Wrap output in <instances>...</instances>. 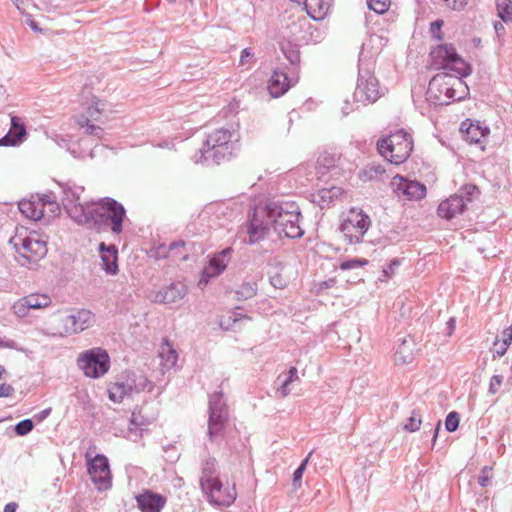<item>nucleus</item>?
I'll use <instances>...</instances> for the list:
<instances>
[{
  "label": "nucleus",
  "mask_w": 512,
  "mask_h": 512,
  "mask_svg": "<svg viewBox=\"0 0 512 512\" xmlns=\"http://www.w3.org/2000/svg\"><path fill=\"white\" fill-rule=\"evenodd\" d=\"M201 489L208 501L216 506H230L237 497L235 483H227L226 486H224L219 478L201 487Z\"/></svg>",
  "instance_id": "nucleus-15"
},
{
  "label": "nucleus",
  "mask_w": 512,
  "mask_h": 512,
  "mask_svg": "<svg viewBox=\"0 0 512 512\" xmlns=\"http://www.w3.org/2000/svg\"><path fill=\"white\" fill-rule=\"evenodd\" d=\"M443 25H444V21L442 19H437L430 24V33H431L432 37L438 41L443 40V38H444V35L442 32Z\"/></svg>",
  "instance_id": "nucleus-47"
},
{
  "label": "nucleus",
  "mask_w": 512,
  "mask_h": 512,
  "mask_svg": "<svg viewBox=\"0 0 512 512\" xmlns=\"http://www.w3.org/2000/svg\"><path fill=\"white\" fill-rule=\"evenodd\" d=\"M293 84V80L286 72L276 69L269 79L268 90L272 97L278 98L284 95Z\"/></svg>",
  "instance_id": "nucleus-22"
},
{
  "label": "nucleus",
  "mask_w": 512,
  "mask_h": 512,
  "mask_svg": "<svg viewBox=\"0 0 512 512\" xmlns=\"http://www.w3.org/2000/svg\"><path fill=\"white\" fill-rule=\"evenodd\" d=\"M102 268L108 274L115 275L118 272V250L114 245L107 246L104 242L99 244Z\"/></svg>",
  "instance_id": "nucleus-23"
},
{
  "label": "nucleus",
  "mask_w": 512,
  "mask_h": 512,
  "mask_svg": "<svg viewBox=\"0 0 512 512\" xmlns=\"http://www.w3.org/2000/svg\"><path fill=\"white\" fill-rule=\"evenodd\" d=\"M188 243L183 240L173 241L168 244L169 254L168 259L178 265L181 262L189 259V251L187 248Z\"/></svg>",
  "instance_id": "nucleus-28"
},
{
  "label": "nucleus",
  "mask_w": 512,
  "mask_h": 512,
  "mask_svg": "<svg viewBox=\"0 0 512 512\" xmlns=\"http://www.w3.org/2000/svg\"><path fill=\"white\" fill-rule=\"evenodd\" d=\"M479 195L480 190L476 185H463L455 194L439 204L437 213L439 217L449 221L458 214H462L467 204L478 198Z\"/></svg>",
  "instance_id": "nucleus-9"
},
{
  "label": "nucleus",
  "mask_w": 512,
  "mask_h": 512,
  "mask_svg": "<svg viewBox=\"0 0 512 512\" xmlns=\"http://www.w3.org/2000/svg\"><path fill=\"white\" fill-rule=\"evenodd\" d=\"M218 477L217 462L213 457L206 458L202 463L200 487L212 483Z\"/></svg>",
  "instance_id": "nucleus-29"
},
{
  "label": "nucleus",
  "mask_w": 512,
  "mask_h": 512,
  "mask_svg": "<svg viewBox=\"0 0 512 512\" xmlns=\"http://www.w3.org/2000/svg\"><path fill=\"white\" fill-rule=\"evenodd\" d=\"M106 103L93 97L91 105L87 108V118L90 121H101V115L105 111Z\"/></svg>",
  "instance_id": "nucleus-34"
},
{
  "label": "nucleus",
  "mask_w": 512,
  "mask_h": 512,
  "mask_svg": "<svg viewBox=\"0 0 512 512\" xmlns=\"http://www.w3.org/2000/svg\"><path fill=\"white\" fill-rule=\"evenodd\" d=\"M459 426V414L455 411L450 412L445 420L446 430L454 432Z\"/></svg>",
  "instance_id": "nucleus-48"
},
{
  "label": "nucleus",
  "mask_w": 512,
  "mask_h": 512,
  "mask_svg": "<svg viewBox=\"0 0 512 512\" xmlns=\"http://www.w3.org/2000/svg\"><path fill=\"white\" fill-rule=\"evenodd\" d=\"M153 387V383L144 374L128 371L115 383L109 385L108 396L111 401L120 403L125 397L145 390L151 391Z\"/></svg>",
  "instance_id": "nucleus-8"
},
{
  "label": "nucleus",
  "mask_w": 512,
  "mask_h": 512,
  "mask_svg": "<svg viewBox=\"0 0 512 512\" xmlns=\"http://www.w3.org/2000/svg\"><path fill=\"white\" fill-rule=\"evenodd\" d=\"M497 15L503 22L512 21V1L496 0Z\"/></svg>",
  "instance_id": "nucleus-36"
},
{
  "label": "nucleus",
  "mask_w": 512,
  "mask_h": 512,
  "mask_svg": "<svg viewBox=\"0 0 512 512\" xmlns=\"http://www.w3.org/2000/svg\"><path fill=\"white\" fill-rule=\"evenodd\" d=\"M298 379V371L295 367H291L287 376L282 380L278 392L282 397H286L290 392L289 385Z\"/></svg>",
  "instance_id": "nucleus-37"
},
{
  "label": "nucleus",
  "mask_w": 512,
  "mask_h": 512,
  "mask_svg": "<svg viewBox=\"0 0 512 512\" xmlns=\"http://www.w3.org/2000/svg\"><path fill=\"white\" fill-rule=\"evenodd\" d=\"M267 226H248L247 234L249 244H255L263 239L267 232Z\"/></svg>",
  "instance_id": "nucleus-39"
},
{
  "label": "nucleus",
  "mask_w": 512,
  "mask_h": 512,
  "mask_svg": "<svg viewBox=\"0 0 512 512\" xmlns=\"http://www.w3.org/2000/svg\"><path fill=\"white\" fill-rule=\"evenodd\" d=\"M85 224H123L126 217L124 206L110 197L91 202L87 207L81 206Z\"/></svg>",
  "instance_id": "nucleus-4"
},
{
  "label": "nucleus",
  "mask_w": 512,
  "mask_h": 512,
  "mask_svg": "<svg viewBox=\"0 0 512 512\" xmlns=\"http://www.w3.org/2000/svg\"><path fill=\"white\" fill-rule=\"evenodd\" d=\"M12 308L15 315L20 318L27 316L28 311L30 310V308L27 306V303L25 302L24 297L15 302Z\"/></svg>",
  "instance_id": "nucleus-50"
},
{
  "label": "nucleus",
  "mask_w": 512,
  "mask_h": 512,
  "mask_svg": "<svg viewBox=\"0 0 512 512\" xmlns=\"http://www.w3.org/2000/svg\"><path fill=\"white\" fill-rule=\"evenodd\" d=\"M239 132L235 129L220 128L207 136L203 146L193 156L195 163L207 166L230 160L239 150Z\"/></svg>",
  "instance_id": "nucleus-2"
},
{
  "label": "nucleus",
  "mask_w": 512,
  "mask_h": 512,
  "mask_svg": "<svg viewBox=\"0 0 512 512\" xmlns=\"http://www.w3.org/2000/svg\"><path fill=\"white\" fill-rule=\"evenodd\" d=\"M460 131L463 133L464 139L471 144H481L490 132L487 126H482L479 121L472 122L470 119L461 123Z\"/></svg>",
  "instance_id": "nucleus-20"
},
{
  "label": "nucleus",
  "mask_w": 512,
  "mask_h": 512,
  "mask_svg": "<svg viewBox=\"0 0 512 512\" xmlns=\"http://www.w3.org/2000/svg\"><path fill=\"white\" fill-rule=\"evenodd\" d=\"M160 365L163 372L176 366L178 354L168 340H164L159 349Z\"/></svg>",
  "instance_id": "nucleus-26"
},
{
  "label": "nucleus",
  "mask_w": 512,
  "mask_h": 512,
  "mask_svg": "<svg viewBox=\"0 0 512 512\" xmlns=\"http://www.w3.org/2000/svg\"><path fill=\"white\" fill-rule=\"evenodd\" d=\"M233 249L227 247L220 252L213 254L208 264L203 268L198 287L204 289L211 279L220 276L227 268L233 255Z\"/></svg>",
  "instance_id": "nucleus-14"
},
{
  "label": "nucleus",
  "mask_w": 512,
  "mask_h": 512,
  "mask_svg": "<svg viewBox=\"0 0 512 512\" xmlns=\"http://www.w3.org/2000/svg\"><path fill=\"white\" fill-rule=\"evenodd\" d=\"M230 222L238 224H298L302 215L294 201H260L253 203H233L222 212Z\"/></svg>",
  "instance_id": "nucleus-1"
},
{
  "label": "nucleus",
  "mask_w": 512,
  "mask_h": 512,
  "mask_svg": "<svg viewBox=\"0 0 512 512\" xmlns=\"http://www.w3.org/2000/svg\"><path fill=\"white\" fill-rule=\"evenodd\" d=\"M109 355L101 348H93L80 354L77 363L83 373L90 378H99L109 370Z\"/></svg>",
  "instance_id": "nucleus-11"
},
{
  "label": "nucleus",
  "mask_w": 512,
  "mask_h": 512,
  "mask_svg": "<svg viewBox=\"0 0 512 512\" xmlns=\"http://www.w3.org/2000/svg\"><path fill=\"white\" fill-rule=\"evenodd\" d=\"M415 343L412 339H403L395 353V362L397 364H407L413 359Z\"/></svg>",
  "instance_id": "nucleus-30"
},
{
  "label": "nucleus",
  "mask_w": 512,
  "mask_h": 512,
  "mask_svg": "<svg viewBox=\"0 0 512 512\" xmlns=\"http://www.w3.org/2000/svg\"><path fill=\"white\" fill-rule=\"evenodd\" d=\"M342 194L343 189L338 186L322 188L319 189L316 193L312 194V202L323 209L325 206H329L331 203H333Z\"/></svg>",
  "instance_id": "nucleus-25"
},
{
  "label": "nucleus",
  "mask_w": 512,
  "mask_h": 512,
  "mask_svg": "<svg viewBox=\"0 0 512 512\" xmlns=\"http://www.w3.org/2000/svg\"><path fill=\"white\" fill-rule=\"evenodd\" d=\"M464 77L455 74L453 77L449 72H440L432 77L429 82L430 88L439 85L440 93H444L447 99L460 101L465 98L468 93V87L462 80Z\"/></svg>",
  "instance_id": "nucleus-13"
},
{
  "label": "nucleus",
  "mask_w": 512,
  "mask_h": 512,
  "mask_svg": "<svg viewBox=\"0 0 512 512\" xmlns=\"http://www.w3.org/2000/svg\"><path fill=\"white\" fill-rule=\"evenodd\" d=\"M149 256L155 260L168 259L169 249L165 243L154 245L149 250Z\"/></svg>",
  "instance_id": "nucleus-41"
},
{
  "label": "nucleus",
  "mask_w": 512,
  "mask_h": 512,
  "mask_svg": "<svg viewBox=\"0 0 512 512\" xmlns=\"http://www.w3.org/2000/svg\"><path fill=\"white\" fill-rule=\"evenodd\" d=\"M254 58V53L251 51L250 48H245L242 50L240 55V65H246L252 62Z\"/></svg>",
  "instance_id": "nucleus-56"
},
{
  "label": "nucleus",
  "mask_w": 512,
  "mask_h": 512,
  "mask_svg": "<svg viewBox=\"0 0 512 512\" xmlns=\"http://www.w3.org/2000/svg\"><path fill=\"white\" fill-rule=\"evenodd\" d=\"M335 285H336V279L335 278H330L328 280H325V281H322V282L318 283L317 284V291L320 292V291L332 288Z\"/></svg>",
  "instance_id": "nucleus-60"
},
{
  "label": "nucleus",
  "mask_w": 512,
  "mask_h": 512,
  "mask_svg": "<svg viewBox=\"0 0 512 512\" xmlns=\"http://www.w3.org/2000/svg\"><path fill=\"white\" fill-rule=\"evenodd\" d=\"M307 14L313 20H322L327 14L332 0H303Z\"/></svg>",
  "instance_id": "nucleus-27"
},
{
  "label": "nucleus",
  "mask_w": 512,
  "mask_h": 512,
  "mask_svg": "<svg viewBox=\"0 0 512 512\" xmlns=\"http://www.w3.org/2000/svg\"><path fill=\"white\" fill-rule=\"evenodd\" d=\"M18 504L16 502H9L4 506V512H16Z\"/></svg>",
  "instance_id": "nucleus-64"
},
{
  "label": "nucleus",
  "mask_w": 512,
  "mask_h": 512,
  "mask_svg": "<svg viewBox=\"0 0 512 512\" xmlns=\"http://www.w3.org/2000/svg\"><path fill=\"white\" fill-rule=\"evenodd\" d=\"M367 264H368V260L355 258V259L343 261L340 264L339 268L341 270H352V269H356V268L365 266Z\"/></svg>",
  "instance_id": "nucleus-46"
},
{
  "label": "nucleus",
  "mask_w": 512,
  "mask_h": 512,
  "mask_svg": "<svg viewBox=\"0 0 512 512\" xmlns=\"http://www.w3.org/2000/svg\"><path fill=\"white\" fill-rule=\"evenodd\" d=\"M24 298L30 309H41L48 307L51 304V299L44 294H31Z\"/></svg>",
  "instance_id": "nucleus-33"
},
{
  "label": "nucleus",
  "mask_w": 512,
  "mask_h": 512,
  "mask_svg": "<svg viewBox=\"0 0 512 512\" xmlns=\"http://www.w3.org/2000/svg\"><path fill=\"white\" fill-rule=\"evenodd\" d=\"M281 50L291 65L296 66L300 62V51L297 45L291 42H282Z\"/></svg>",
  "instance_id": "nucleus-35"
},
{
  "label": "nucleus",
  "mask_w": 512,
  "mask_h": 512,
  "mask_svg": "<svg viewBox=\"0 0 512 512\" xmlns=\"http://www.w3.org/2000/svg\"><path fill=\"white\" fill-rule=\"evenodd\" d=\"M503 380H504V377L502 375L492 376V378L490 380V384H489V389H488L489 393L492 395H495L499 391V389L503 383Z\"/></svg>",
  "instance_id": "nucleus-52"
},
{
  "label": "nucleus",
  "mask_w": 512,
  "mask_h": 512,
  "mask_svg": "<svg viewBox=\"0 0 512 512\" xmlns=\"http://www.w3.org/2000/svg\"><path fill=\"white\" fill-rule=\"evenodd\" d=\"M34 428V423L31 419H24L15 425V433L18 436H25L30 433Z\"/></svg>",
  "instance_id": "nucleus-45"
},
{
  "label": "nucleus",
  "mask_w": 512,
  "mask_h": 512,
  "mask_svg": "<svg viewBox=\"0 0 512 512\" xmlns=\"http://www.w3.org/2000/svg\"><path fill=\"white\" fill-rule=\"evenodd\" d=\"M90 122H91L90 119L85 117L84 115H82L78 119V124L81 127H86V131L85 132L88 135L100 138L102 136V134H103V129L100 126H97V125H94V124H90Z\"/></svg>",
  "instance_id": "nucleus-40"
},
{
  "label": "nucleus",
  "mask_w": 512,
  "mask_h": 512,
  "mask_svg": "<svg viewBox=\"0 0 512 512\" xmlns=\"http://www.w3.org/2000/svg\"><path fill=\"white\" fill-rule=\"evenodd\" d=\"M503 345L509 346L512 342V326L505 328L501 333V338L499 339Z\"/></svg>",
  "instance_id": "nucleus-57"
},
{
  "label": "nucleus",
  "mask_w": 512,
  "mask_h": 512,
  "mask_svg": "<svg viewBox=\"0 0 512 512\" xmlns=\"http://www.w3.org/2000/svg\"><path fill=\"white\" fill-rule=\"evenodd\" d=\"M341 224H370V218L361 208L353 207L343 214Z\"/></svg>",
  "instance_id": "nucleus-32"
},
{
  "label": "nucleus",
  "mask_w": 512,
  "mask_h": 512,
  "mask_svg": "<svg viewBox=\"0 0 512 512\" xmlns=\"http://www.w3.org/2000/svg\"><path fill=\"white\" fill-rule=\"evenodd\" d=\"M14 393V388L7 383L0 384V397H9Z\"/></svg>",
  "instance_id": "nucleus-61"
},
{
  "label": "nucleus",
  "mask_w": 512,
  "mask_h": 512,
  "mask_svg": "<svg viewBox=\"0 0 512 512\" xmlns=\"http://www.w3.org/2000/svg\"><path fill=\"white\" fill-rule=\"evenodd\" d=\"M136 502L142 512H161L166 504V498L151 490H144L136 496Z\"/></svg>",
  "instance_id": "nucleus-19"
},
{
  "label": "nucleus",
  "mask_w": 512,
  "mask_h": 512,
  "mask_svg": "<svg viewBox=\"0 0 512 512\" xmlns=\"http://www.w3.org/2000/svg\"><path fill=\"white\" fill-rule=\"evenodd\" d=\"M10 243L19 254L18 262L22 266L36 264L47 254L46 242L35 237L17 234L10 238Z\"/></svg>",
  "instance_id": "nucleus-10"
},
{
  "label": "nucleus",
  "mask_w": 512,
  "mask_h": 512,
  "mask_svg": "<svg viewBox=\"0 0 512 512\" xmlns=\"http://www.w3.org/2000/svg\"><path fill=\"white\" fill-rule=\"evenodd\" d=\"M377 149L390 163L402 164L408 159L413 149L412 136L400 129L378 140Z\"/></svg>",
  "instance_id": "nucleus-6"
},
{
  "label": "nucleus",
  "mask_w": 512,
  "mask_h": 512,
  "mask_svg": "<svg viewBox=\"0 0 512 512\" xmlns=\"http://www.w3.org/2000/svg\"><path fill=\"white\" fill-rule=\"evenodd\" d=\"M431 65L442 72L468 77L472 68L456 51L452 44H439L430 51Z\"/></svg>",
  "instance_id": "nucleus-7"
},
{
  "label": "nucleus",
  "mask_w": 512,
  "mask_h": 512,
  "mask_svg": "<svg viewBox=\"0 0 512 512\" xmlns=\"http://www.w3.org/2000/svg\"><path fill=\"white\" fill-rule=\"evenodd\" d=\"M397 191L409 200H420L426 195V187L417 181H408L400 177Z\"/></svg>",
  "instance_id": "nucleus-24"
},
{
  "label": "nucleus",
  "mask_w": 512,
  "mask_h": 512,
  "mask_svg": "<svg viewBox=\"0 0 512 512\" xmlns=\"http://www.w3.org/2000/svg\"><path fill=\"white\" fill-rule=\"evenodd\" d=\"M400 266V260L397 258H394L390 261L389 265L383 268L382 271V277L380 278L381 281H386L395 272V269H397Z\"/></svg>",
  "instance_id": "nucleus-49"
},
{
  "label": "nucleus",
  "mask_w": 512,
  "mask_h": 512,
  "mask_svg": "<svg viewBox=\"0 0 512 512\" xmlns=\"http://www.w3.org/2000/svg\"><path fill=\"white\" fill-rule=\"evenodd\" d=\"M88 473L98 490L111 487V472L108 459L104 455L98 454L88 462Z\"/></svg>",
  "instance_id": "nucleus-16"
},
{
  "label": "nucleus",
  "mask_w": 512,
  "mask_h": 512,
  "mask_svg": "<svg viewBox=\"0 0 512 512\" xmlns=\"http://www.w3.org/2000/svg\"><path fill=\"white\" fill-rule=\"evenodd\" d=\"M270 283L273 287L283 289L286 286V281L280 274H275L270 277Z\"/></svg>",
  "instance_id": "nucleus-58"
},
{
  "label": "nucleus",
  "mask_w": 512,
  "mask_h": 512,
  "mask_svg": "<svg viewBox=\"0 0 512 512\" xmlns=\"http://www.w3.org/2000/svg\"><path fill=\"white\" fill-rule=\"evenodd\" d=\"M18 209L26 219L32 221L44 219L50 222L61 213V207L53 192L33 194L30 198L19 201Z\"/></svg>",
  "instance_id": "nucleus-3"
},
{
  "label": "nucleus",
  "mask_w": 512,
  "mask_h": 512,
  "mask_svg": "<svg viewBox=\"0 0 512 512\" xmlns=\"http://www.w3.org/2000/svg\"><path fill=\"white\" fill-rule=\"evenodd\" d=\"M229 411L221 392L212 394L209 398L208 436L211 441L222 435Z\"/></svg>",
  "instance_id": "nucleus-12"
},
{
  "label": "nucleus",
  "mask_w": 512,
  "mask_h": 512,
  "mask_svg": "<svg viewBox=\"0 0 512 512\" xmlns=\"http://www.w3.org/2000/svg\"><path fill=\"white\" fill-rule=\"evenodd\" d=\"M447 7L452 10H462L468 3V0H443Z\"/></svg>",
  "instance_id": "nucleus-55"
},
{
  "label": "nucleus",
  "mask_w": 512,
  "mask_h": 512,
  "mask_svg": "<svg viewBox=\"0 0 512 512\" xmlns=\"http://www.w3.org/2000/svg\"><path fill=\"white\" fill-rule=\"evenodd\" d=\"M318 172L317 173H320V170L322 168L324 169H330V168H333L335 166V159L333 157H329V156H322L318 159Z\"/></svg>",
  "instance_id": "nucleus-54"
},
{
  "label": "nucleus",
  "mask_w": 512,
  "mask_h": 512,
  "mask_svg": "<svg viewBox=\"0 0 512 512\" xmlns=\"http://www.w3.org/2000/svg\"><path fill=\"white\" fill-rule=\"evenodd\" d=\"M353 111V106L348 102L345 101L344 106L342 107V115L347 116Z\"/></svg>",
  "instance_id": "nucleus-63"
},
{
  "label": "nucleus",
  "mask_w": 512,
  "mask_h": 512,
  "mask_svg": "<svg viewBox=\"0 0 512 512\" xmlns=\"http://www.w3.org/2000/svg\"><path fill=\"white\" fill-rule=\"evenodd\" d=\"M283 231L289 238H299L304 234L301 226H284Z\"/></svg>",
  "instance_id": "nucleus-53"
},
{
  "label": "nucleus",
  "mask_w": 512,
  "mask_h": 512,
  "mask_svg": "<svg viewBox=\"0 0 512 512\" xmlns=\"http://www.w3.org/2000/svg\"><path fill=\"white\" fill-rule=\"evenodd\" d=\"M365 45L359 56L358 82L353 94L354 100L363 105L374 103L383 95L377 78L372 74L373 63L364 60Z\"/></svg>",
  "instance_id": "nucleus-5"
},
{
  "label": "nucleus",
  "mask_w": 512,
  "mask_h": 512,
  "mask_svg": "<svg viewBox=\"0 0 512 512\" xmlns=\"http://www.w3.org/2000/svg\"><path fill=\"white\" fill-rule=\"evenodd\" d=\"M310 455H311V453L308 456H310ZM308 461H309V457H306L293 473L292 485L295 490L298 489L301 485V479H302L303 473L306 469Z\"/></svg>",
  "instance_id": "nucleus-44"
},
{
  "label": "nucleus",
  "mask_w": 512,
  "mask_h": 512,
  "mask_svg": "<svg viewBox=\"0 0 512 512\" xmlns=\"http://www.w3.org/2000/svg\"><path fill=\"white\" fill-rule=\"evenodd\" d=\"M27 135L26 127L17 116L11 117V127L7 134L0 139V146H18Z\"/></svg>",
  "instance_id": "nucleus-21"
},
{
  "label": "nucleus",
  "mask_w": 512,
  "mask_h": 512,
  "mask_svg": "<svg viewBox=\"0 0 512 512\" xmlns=\"http://www.w3.org/2000/svg\"><path fill=\"white\" fill-rule=\"evenodd\" d=\"M93 322V315L89 310L81 309L61 318L63 331L61 336L71 335L87 329Z\"/></svg>",
  "instance_id": "nucleus-17"
},
{
  "label": "nucleus",
  "mask_w": 512,
  "mask_h": 512,
  "mask_svg": "<svg viewBox=\"0 0 512 512\" xmlns=\"http://www.w3.org/2000/svg\"><path fill=\"white\" fill-rule=\"evenodd\" d=\"M492 478V468L489 466H484L480 472L478 477V483L482 487H486L490 484V480Z\"/></svg>",
  "instance_id": "nucleus-51"
},
{
  "label": "nucleus",
  "mask_w": 512,
  "mask_h": 512,
  "mask_svg": "<svg viewBox=\"0 0 512 512\" xmlns=\"http://www.w3.org/2000/svg\"><path fill=\"white\" fill-rule=\"evenodd\" d=\"M258 287L256 282H244L236 291L239 299L247 300L254 297Z\"/></svg>",
  "instance_id": "nucleus-38"
},
{
  "label": "nucleus",
  "mask_w": 512,
  "mask_h": 512,
  "mask_svg": "<svg viewBox=\"0 0 512 512\" xmlns=\"http://www.w3.org/2000/svg\"><path fill=\"white\" fill-rule=\"evenodd\" d=\"M369 226H340V232L349 244L359 243Z\"/></svg>",
  "instance_id": "nucleus-31"
},
{
  "label": "nucleus",
  "mask_w": 512,
  "mask_h": 512,
  "mask_svg": "<svg viewBox=\"0 0 512 512\" xmlns=\"http://www.w3.org/2000/svg\"><path fill=\"white\" fill-rule=\"evenodd\" d=\"M188 292L187 286L181 281L172 282L158 291L152 292L150 298L155 303L173 304L182 300Z\"/></svg>",
  "instance_id": "nucleus-18"
},
{
  "label": "nucleus",
  "mask_w": 512,
  "mask_h": 512,
  "mask_svg": "<svg viewBox=\"0 0 512 512\" xmlns=\"http://www.w3.org/2000/svg\"><path fill=\"white\" fill-rule=\"evenodd\" d=\"M456 321L455 318H450L447 322V335L450 336L455 330Z\"/></svg>",
  "instance_id": "nucleus-62"
},
{
  "label": "nucleus",
  "mask_w": 512,
  "mask_h": 512,
  "mask_svg": "<svg viewBox=\"0 0 512 512\" xmlns=\"http://www.w3.org/2000/svg\"><path fill=\"white\" fill-rule=\"evenodd\" d=\"M390 0H367L368 8L378 14L385 13L390 7Z\"/></svg>",
  "instance_id": "nucleus-42"
},
{
  "label": "nucleus",
  "mask_w": 512,
  "mask_h": 512,
  "mask_svg": "<svg viewBox=\"0 0 512 512\" xmlns=\"http://www.w3.org/2000/svg\"><path fill=\"white\" fill-rule=\"evenodd\" d=\"M494 346H495V351H494V355H493L494 358L502 357L506 353L507 348H508V346L503 345L498 338L494 341Z\"/></svg>",
  "instance_id": "nucleus-59"
},
{
  "label": "nucleus",
  "mask_w": 512,
  "mask_h": 512,
  "mask_svg": "<svg viewBox=\"0 0 512 512\" xmlns=\"http://www.w3.org/2000/svg\"><path fill=\"white\" fill-rule=\"evenodd\" d=\"M421 423L422 420L419 413L417 411H413L403 428L408 432H415L420 429Z\"/></svg>",
  "instance_id": "nucleus-43"
}]
</instances>
